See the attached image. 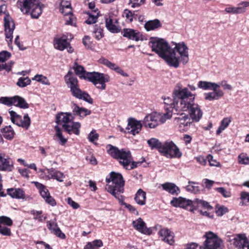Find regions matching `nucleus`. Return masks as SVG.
<instances>
[{"instance_id": "obj_63", "label": "nucleus", "mask_w": 249, "mask_h": 249, "mask_svg": "<svg viewBox=\"0 0 249 249\" xmlns=\"http://www.w3.org/2000/svg\"><path fill=\"white\" fill-rule=\"evenodd\" d=\"M240 199L243 203L249 202V193L247 192H242L240 194Z\"/></svg>"}, {"instance_id": "obj_60", "label": "nucleus", "mask_w": 249, "mask_h": 249, "mask_svg": "<svg viewBox=\"0 0 249 249\" xmlns=\"http://www.w3.org/2000/svg\"><path fill=\"white\" fill-rule=\"evenodd\" d=\"M227 208L221 206L217 207L216 209V213L218 216H222L228 212Z\"/></svg>"}, {"instance_id": "obj_58", "label": "nucleus", "mask_w": 249, "mask_h": 249, "mask_svg": "<svg viewBox=\"0 0 249 249\" xmlns=\"http://www.w3.org/2000/svg\"><path fill=\"white\" fill-rule=\"evenodd\" d=\"M207 159L209 162V164L211 166L220 167V164L216 160H214L213 156L209 155L207 156Z\"/></svg>"}, {"instance_id": "obj_22", "label": "nucleus", "mask_w": 249, "mask_h": 249, "mask_svg": "<svg viewBox=\"0 0 249 249\" xmlns=\"http://www.w3.org/2000/svg\"><path fill=\"white\" fill-rule=\"evenodd\" d=\"M124 37L127 38L129 39L135 41L143 40L142 34L137 30L133 29L125 28L124 29L122 32Z\"/></svg>"}, {"instance_id": "obj_61", "label": "nucleus", "mask_w": 249, "mask_h": 249, "mask_svg": "<svg viewBox=\"0 0 249 249\" xmlns=\"http://www.w3.org/2000/svg\"><path fill=\"white\" fill-rule=\"evenodd\" d=\"M0 233L4 236H10L11 235V231L10 228L6 227H0Z\"/></svg>"}, {"instance_id": "obj_7", "label": "nucleus", "mask_w": 249, "mask_h": 249, "mask_svg": "<svg viewBox=\"0 0 249 249\" xmlns=\"http://www.w3.org/2000/svg\"><path fill=\"white\" fill-rule=\"evenodd\" d=\"M172 117L171 111L165 113L153 112L146 115L143 121V124L145 127L154 128L160 124L164 123Z\"/></svg>"}, {"instance_id": "obj_12", "label": "nucleus", "mask_w": 249, "mask_h": 249, "mask_svg": "<svg viewBox=\"0 0 249 249\" xmlns=\"http://www.w3.org/2000/svg\"><path fill=\"white\" fill-rule=\"evenodd\" d=\"M226 240L237 249H249V242L244 234L228 235Z\"/></svg>"}, {"instance_id": "obj_2", "label": "nucleus", "mask_w": 249, "mask_h": 249, "mask_svg": "<svg viewBox=\"0 0 249 249\" xmlns=\"http://www.w3.org/2000/svg\"><path fill=\"white\" fill-rule=\"evenodd\" d=\"M177 111H188L193 122H198L202 118L203 112L198 104H195L196 94L188 91L187 88L177 90L175 92Z\"/></svg>"}, {"instance_id": "obj_28", "label": "nucleus", "mask_w": 249, "mask_h": 249, "mask_svg": "<svg viewBox=\"0 0 249 249\" xmlns=\"http://www.w3.org/2000/svg\"><path fill=\"white\" fill-rule=\"evenodd\" d=\"M213 91L205 93L204 98L206 100L212 101L218 100L222 97L224 94V92L218 88L212 89Z\"/></svg>"}, {"instance_id": "obj_1", "label": "nucleus", "mask_w": 249, "mask_h": 249, "mask_svg": "<svg viewBox=\"0 0 249 249\" xmlns=\"http://www.w3.org/2000/svg\"><path fill=\"white\" fill-rule=\"evenodd\" d=\"M149 46L170 67L178 68L180 63L185 65L189 61L188 48L183 42L176 43L175 47L171 48L164 39L151 37Z\"/></svg>"}, {"instance_id": "obj_57", "label": "nucleus", "mask_w": 249, "mask_h": 249, "mask_svg": "<svg viewBox=\"0 0 249 249\" xmlns=\"http://www.w3.org/2000/svg\"><path fill=\"white\" fill-rule=\"evenodd\" d=\"M218 193H220L224 197H230L231 196L230 191L226 190L223 187H218L215 189Z\"/></svg>"}, {"instance_id": "obj_45", "label": "nucleus", "mask_w": 249, "mask_h": 249, "mask_svg": "<svg viewBox=\"0 0 249 249\" xmlns=\"http://www.w3.org/2000/svg\"><path fill=\"white\" fill-rule=\"evenodd\" d=\"M123 17L125 18L126 20L131 22L134 18L136 19L137 15L129 10L125 9L123 12Z\"/></svg>"}, {"instance_id": "obj_32", "label": "nucleus", "mask_w": 249, "mask_h": 249, "mask_svg": "<svg viewBox=\"0 0 249 249\" xmlns=\"http://www.w3.org/2000/svg\"><path fill=\"white\" fill-rule=\"evenodd\" d=\"M161 185L163 190L172 195H178L180 192L179 188L173 183L166 182L162 184Z\"/></svg>"}, {"instance_id": "obj_49", "label": "nucleus", "mask_w": 249, "mask_h": 249, "mask_svg": "<svg viewBox=\"0 0 249 249\" xmlns=\"http://www.w3.org/2000/svg\"><path fill=\"white\" fill-rule=\"evenodd\" d=\"M31 213L34 216V219L37 220L39 222L44 221L46 217L41 215L42 212L41 211H35L33 210L31 211Z\"/></svg>"}, {"instance_id": "obj_13", "label": "nucleus", "mask_w": 249, "mask_h": 249, "mask_svg": "<svg viewBox=\"0 0 249 249\" xmlns=\"http://www.w3.org/2000/svg\"><path fill=\"white\" fill-rule=\"evenodd\" d=\"M204 236L206 238L203 244L204 249H220L222 241L216 234L208 231Z\"/></svg>"}, {"instance_id": "obj_30", "label": "nucleus", "mask_w": 249, "mask_h": 249, "mask_svg": "<svg viewBox=\"0 0 249 249\" xmlns=\"http://www.w3.org/2000/svg\"><path fill=\"white\" fill-rule=\"evenodd\" d=\"M7 194L11 197L16 199H24V191L21 188H10L7 190Z\"/></svg>"}, {"instance_id": "obj_43", "label": "nucleus", "mask_w": 249, "mask_h": 249, "mask_svg": "<svg viewBox=\"0 0 249 249\" xmlns=\"http://www.w3.org/2000/svg\"><path fill=\"white\" fill-rule=\"evenodd\" d=\"M93 34L97 40H100L104 36L103 30L100 26L96 24L94 26Z\"/></svg>"}, {"instance_id": "obj_40", "label": "nucleus", "mask_w": 249, "mask_h": 249, "mask_svg": "<svg viewBox=\"0 0 249 249\" xmlns=\"http://www.w3.org/2000/svg\"><path fill=\"white\" fill-rule=\"evenodd\" d=\"M103 245L101 240H95L91 242H88L85 246L84 249H99Z\"/></svg>"}, {"instance_id": "obj_36", "label": "nucleus", "mask_w": 249, "mask_h": 249, "mask_svg": "<svg viewBox=\"0 0 249 249\" xmlns=\"http://www.w3.org/2000/svg\"><path fill=\"white\" fill-rule=\"evenodd\" d=\"M134 199L138 204L141 206L145 205L146 193L141 189H139L135 194Z\"/></svg>"}, {"instance_id": "obj_25", "label": "nucleus", "mask_w": 249, "mask_h": 249, "mask_svg": "<svg viewBox=\"0 0 249 249\" xmlns=\"http://www.w3.org/2000/svg\"><path fill=\"white\" fill-rule=\"evenodd\" d=\"M133 226L136 230L142 233L150 235L152 232V230L146 227V224L141 218L133 221Z\"/></svg>"}, {"instance_id": "obj_35", "label": "nucleus", "mask_w": 249, "mask_h": 249, "mask_svg": "<svg viewBox=\"0 0 249 249\" xmlns=\"http://www.w3.org/2000/svg\"><path fill=\"white\" fill-rule=\"evenodd\" d=\"M39 193L41 196L47 203L52 206L55 205V201L54 199L50 196L48 189L45 186L39 191Z\"/></svg>"}, {"instance_id": "obj_6", "label": "nucleus", "mask_w": 249, "mask_h": 249, "mask_svg": "<svg viewBox=\"0 0 249 249\" xmlns=\"http://www.w3.org/2000/svg\"><path fill=\"white\" fill-rule=\"evenodd\" d=\"M17 4L21 12L30 15L32 18H38L44 7V5L40 3V0H18Z\"/></svg>"}, {"instance_id": "obj_46", "label": "nucleus", "mask_w": 249, "mask_h": 249, "mask_svg": "<svg viewBox=\"0 0 249 249\" xmlns=\"http://www.w3.org/2000/svg\"><path fill=\"white\" fill-rule=\"evenodd\" d=\"M31 82V80L28 77H20L17 82V85L20 88H24L30 85Z\"/></svg>"}, {"instance_id": "obj_14", "label": "nucleus", "mask_w": 249, "mask_h": 249, "mask_svg": "<svg viewBox=\"0 0 249 249\" xmlns=\"http://www.w3.org/2000/svg\"><path fill=\"white\" fill-rule=\"evenodd\" d=\"M0 103L8 106L14 105L23 109L29 107V105L25 99L18 96L12 97H2L0 98Z\"/></svg>"}, {"instance_id": "obj_24", "label": "nucleus", "mask_w": 249, "mask_h": 249, "mask_svg": "<svg viewBox=\"0 0 249 249\" xmlns=\"http://www.w3.org/2000/svg\"><path fill=\"white\" fill-rule=\"evenodd\" d=\"M11 56V53L6 51H2L0 53V71L5 70L9 72L11 70L12 64L4 63Z\"/></svg>"}, {"instance_id": "obj_48", "label": "nucleus", "mask_w": 249, "mask_h": 249, "mask_svg": "<svg viewBox=\"0 0 249 249\" xmlns=\"http://www.w3.org/2000/svg\"><path fill=\"white\" fill-rule=\"evenodd\" d=\"M53 46L55 49L62 50V36H56L54 38Z\"/></svg>"}, {"instance_id": "obj_15", "label": "nucleus", "mask_w": 249, "mask_h": 249, "mask_svg": "<svg viewBox=\"0 0 249 249\" xmlns=\"http://www.w3.org/2000/svg\"><path fill=\"white\" fill-rule=\"evenodd\" d=\"M174 124L180 132L186 131L192 124L188 114L182 113L174 119Z\"/></svg>"}, {"instance_id": "obj_56", "label": "nucleus", "mask_w": 249, "mask_h": 249, "mask_svg": "<svg viewBox=\"0 0 249 249\" xmlns=\"http://www.w3.org/2000/svg\"><path fill=\"white\" fill-rule=\"evenodd\" d=\"M99 138V134L96 133L95 130H92L89 134L88 138L89 141L91 142L95 143V141L98 140Z\"/></svg>"}, {"instance_id": "obj_62", "label": "nucleus", "mask_w": 249, "mask_h": 249, "mask_svg": "<svg viewBox=\"0 0 249 249\" xmlns=\"http://www.w3.org/2000/svg\"><path fill=\"white\" fill-rule=\"evenodd\" d=\"M118 200L122 205L125 206V207L126 208H127L129 210V211H130L131 212H134L136 211L135 208L133 206L131 205L130 204H126V203H125L124 202V197L123 196H122V200L120 199H118Z\"/></svg>"}, {"instance_id": "obj_52", "label": "nucleus", "mask_w": 249, "mask_h": 249, "mask_svg": "<svg viewBox=\"0 0 249 249\" xmlns=\"http://www.w3.org/2000/svg\"><path fill=\"white\" fill-rule=\"evenodd\" d=\"M238 161L240 164H249V158L246 154L242 153L238 157Z\"/></svg>"}, {"instance_id": "obj_37", "label": "nucleus", "mask_w": 249, "mask_h": 249, "mask_svg": "<svg viewBox=\"0 0 249 249\" xmlns=\"http://www.w3.org/2000/svg\"><path fill=\"white\" fill-rule=\"evenodd\" d=\"M73 69L76 75L80 78L87 80L86 76L88 72H86L84 68L81 65H78L77 63H74Z\"/></svg>"}, {"instance_id": "obj_16", "label": "nucleus", "mask_w": 249, "mask_h": 249, "mask_svg": "<svg viewBox=\"0 0 249 249\" xmlns=\"http://www.w3.org/2000/svg\"><path fill=\"white\" fill-rule=\"evenodd\" d=\"M11 121L19 126H21L27 129L31 124V120L27 114L24 115L23 119L21 116L18 114L16 112L11 110L9 111Z\"/></svg>"}, {"instance_id": "obj_55", "label": "nucleus", "mask_w": 249, "mask_h": 249, "mask_svg": "<svg viewBox=\"0 0 249 249\" xmlns=\"http://www.w3.org/2000/svg\"><path fill=\"white\" fill-rule=\"evenodd\" d=\"M33 80H36L37 82H41L44 85H49V82L47 77L42 75H38L37 74L35 76V77L33 78Z\"/></svg>"}, {"instance_id": "obj_29", "label": "nucleus", "mask_w": 249, "mask_h": 249, "mask_svg": "<svg viewBox=\"0 0 249 249\" xmlns=\"http://www.w3.org/2000/svg\"><path fill=\"white\" fill-rule=\"evenodd\" d=\"M71 107L72 111V114L74 115H78L80 117L84 118L88 115H89L91 113V111L84 108L79 107L76 104L72 103Z\"/></svg>"}, {"instance_id": "obj_64", "label": "nucleus", "mask_w": 249, "mask_h": 249, "mask_svg": "<svg viewBox=\"0 0 249 249\" xmlns=\"http://www.w3.org/2000/svg\"><path fill=\"white\" fill-rule=\"evenodd\" d=\"M65 49H67L69 53H72L73 52V49L71 46L69 42L63 38V50Z\"/></svg>"}, {"instance_id": "obj_19", "label": "nucleus", "mask_w": 249, "mask_h": 249, "mask_svg": "<svg viewBox=\"0 0 249 249\" xmlns=\"http://www.w3.org/2000/svg\"><path fill=\"white\" fill-rule=\"evenodd\" d=\"M65 2L63 0V16L65 24L74 25L75 17L72 14L71 2L69 0H66Z\"/></svg>"}, {"instance_id": "obj_11", "label": "nucleus", "mask_w": 249, "mask_h": 249, "mask_svg": "<svg viewBox=\"0 0 249 249\" xmlns=\"http://www.w3.org/2000/svg\"><path fill=\"white\" fill-rule=\"evenodd\" d=\"M86 77L87 80L92 82L97 89L102 90L106 89V83L109 81L108 75L95 71L88 72Z\"/></svg>"}, {"instance_id": "obj_39", "label": "nucleus", "mask_w": 249, "mask_h": 249, "mask_svg": "<svg viewBox=\"0 0 249 249\" xmlns=\"http://www.w3.org/2000/svg\"><path fill=\"white\" fill-rule=\"evenodd\" d=\"M2 136L7 140H11L14 136V132L11 126H6L1 130Z\"/></svg>"}, {"instance_id": "obj_44", "label": "nucleus", "mask_w": 249, "mask_h": 249, "mask_svg": "<svg viewBox=\"0 0 249 249\" xmlns=\"http://www.w3.org/2000/svg\"><path fill=\"white\" fill-rule=\"evenodd\" d=\"M147 143L150 147L152 149L157 148L160 152V147L162 144V143L160 142L158 139L156 138H151L147 141Z\"/></svg>"}, {"instance_id": "obj_38", "label": "nucleus", "mask_w": 249, "mask_h": 249, "mask_svg": "<svg viewBox=\"0 0 249 249\" xmlns=\"http://www.w3.org/2000/svg\"><path fill=\"white\" fill-rule=\"evenodd\" d=\"M161 26V24L158 19L148 21L146 22L144 25V28L147 31L154 30Z\"/></svg>"}, {"instance_id": "obj_23", "label": "nucleus", "mask_w": 249, "mask_h": 249, "mask_svg": "<svg viewBox=\"0 0 249 249\" xmlns=\"http://www.w3.org/2000/svg\"><path fill=\"white\" fill-rule=\"evenodd\" d=\"M184 88H181L180 87H179L178 89H174L173 95L174 97V100L172 99V98L169 97V96H163L162 97V99L163 100L164 103L165 105V110L166 111V112L168 111H171L172 113V110L174 108L176 110V107H175V103L177 101V99H176V97L175 95V92L177 90H178L180 89H183Z\"/></svg>"}, {"instance_id": "obj_20", "label": "nucleus", "mask_w": 249, "mask_h": 249, "mask_svg": "<svg viewBox=\"0 0 249 249\" xmlns=\"http://www.w3.org/2000/svg\"><path fill=\"white\" fill-rule=\"evenodd\" d=\"M142 126V124L141 121L130 118L128 119L127 125L125 129L128 133L135 136L141 131Z\"/></svg>"}, {"instance_id": "obj_31", "label": "nucleus", "mask_w": 249, "mask_h": 249, "mask_svg": "<svg viewBox=\"0 0 249 249\" xmlns=\"http://www.w3.org/2000/svg\"><path fill=\"white\" fill-rule=\"evenodd\" d=\"M13 162L10 158H5L0 154V170L11 171Z\"/></svg>"}, {"instance_id": "obj_18", "label": "nucleus", "mask_w": 249, "mask_h": 249, "mask_svg": "<svg viewBox=\"0 0 249 249\" xmlns=\"http://www.w3.org/2000/svg\"><path fill=\"white\" fill-rule=\"evenodd\" d=\"M65 2L63 0V16L65 24L74 25L75 17L72 14L71 2L69 0H66Z\"/></svg>"}, {"instance_id": "obj_17", "label": "nucleus", "mask_w": 249, "mask_h": 249, "mask_svg": "<svg viewBox=\"0 0 249 249\" xmlns=\"http://www.w3.org/2000/svg\"><path fill=\"white\" fill-rule=\"evenodd\" d=\"M171 204L175 207H180L189 211H194V200H192L182 197H174Z\"/></svg>"}, {"instance_id": "obj_8", "label": "nucleus", "mask_w": 249, "mask_h": 249, "mask_svg": "<svg viewBox=\"0 0 249 249\" xmlns=\"http://www.w3.org/2000/svg\"><path fill=\"white\" fill-rule=\"evenodd\" d=\"M6 5L2 4L0 6V15L5 14L4 18V25L5 37L8 42V46L12 44L13 40V34L15 28V23L12 18L8 14H6Z\"/></svg>"}, {"instance_id": "obj_3", "label": "nucleus", "mask_w": 249, "mask_h": 249, "mask_svg": "<svg viewBox=\"0 0 249 249\" xmlns=\"http://www.w3.org/2000/svg\"><path fill=\"white\" fill-rule=\"evenodd\" d=\"M107 153L114 159H117L120 164L126 170H132L140 165L142 162L133 161L129 150L125 149H119L117 147L108 144L107 146Z\"/></svg>"}, {"instance_id": "obj_9", "label": "nucleus", "mask_w": 249, "mask_h": 249, "mask_svg": "<svg viewBox=\"0 0 249 249\" xmlns=\"http://www.w3.org/2000/svg\"><path fill=\"white\" fill-rule=\"evenodd\" d=\"M160 153L169 159L179 158L182 156L179 148L172 141H166L160 147Z\"/></svg>"}, {"instance_id": "obj_26", "label": "nucleus", "mask_w": 249, "mask_h": 249, "mask_svg": "<svg viewBox=\"0 0 249 249\" xmlns=\"http://www.w3.org/2000/svg\"><path fill=\"white\" fill-rule=\"evenodd\" d=\"M99 62L101 64H102L108 67L109 69L115 71L116 72L123 76L127 77L128 76V75L126 73L124 72L120 67L116 65L115 63L111 62L108 59L105 58H101L99 60Z\"/></svg>"}, {"instance_id": "obj_10", "label": "nucleus", "mask_w": 249, "mask_h": 249, "mask_svg": "<svg viewBox=\"0 0 249 249\" xmlns=\"http://www.w3.org/2000/svg\"><path fill=\"white\" fill-rule=\"evenodd\" d=\"M74 117L72 113L63 112V130L69 134L78 135L80 133V123L73 122Z\"/></svg>"}, {"instance_id": "obj_27", "label": "nucleus", "mask_w": 249, "mask_h": 249, "mask_svg": "<svg viewBox=\"0 0 249 249\" xmlns=\"http://www.w3.org/2000/svg\"><path fill=\"white\" fill-rule=\"evenodd\" d=\"M159 234L161 240L169 245H173L174 243V234L167 228L161 229L159 232Z\"/></svg>"}, {"instance_id": "obj_59", "label": "nucleus", "mask_w": 249, "mask_h": 249, "mask_svg": "<svg viewBox=\"0 0 249 249\" xmlns=\"http://www.w3.org/2000/svg\"><path fill=\"white\" fill-rule=\"evenodd\" d=\"M145 0H130L129 4L132 7L136 8L144 4Z\"/></svg>"}, {"instance_id": "obj_42", "label": "nucleus", "mask_w": 249, "mask_h": 249, "mask_svg": "<svg viewBox=\"0 0 249 249\" xmlns=\"http://www.w3.org/2000/svg\"><path fill=\"white\" fill-rule=\"evenodd\" d=\"M231 122L230 118H224L221 122L220 125L216 130V134L219 135L224 130H225Z\"/></svg>"}, {"instance_id": "obj_33", "label": "nucleus", "mask_w": 249, "mask_h": 249, "mask_svg": "<svg viewBox=\"0 0 249 249\" xmlns=\"http://www.w3.org/2000/svg\"><path fill=\"white\" fill-rule=\"evenodd\" d=\"M198 87L203 90H212L215 88H219L220 85L213 82L200 81L198 83Z\"/></svg>"}, {"instance_id": "obj_5", "label": "nucleus", "mask_w": 249, "mask_h": 249, "mask_svg": "<svg viewBox=\"0 0 249 249\" xmlns=\"http://www.w3.org/2000/svg\"><path fill=\"white\" fill-rule=\"evenodd\" d=\"M65 81L73 96L78 99L83 100L89 104L93 103V100L90 95L80 89L78 80L72 72L69 71L65 76Z\"/></svg>"}, {"instance_id": "obj_53", "label": "nucleus", "mask_w": 249, "mask_h": 249, "mask_svg": "<svg viewBox=\"0 0 249 249\" xmlns=\"http://www.w3.org/2000/svg\"><path fill=\"white\" fill-rule=\"evenodd\" d=\"M51 176V178L56 179L57 181H62V174L56 171H48Z\"/></svg>"}, {"instance_id": "obj_50", "label": "nucleus", "mask_w": 249, "mask_h": 249, "mask_svg": "<svg viewBox=\"0 0 249 249\" xmlns=\"http://www.w3.org/2000/svg\"><path fill=\"white\" fill-rule=\"evenodd\" d=\"M4 225L7 226H11L13 225L12 220L6 216H0V226Z\"/></svg>"}, {"instance_id": "obj_51", "label": "nucleus", "mask_w": 249, "mask_h": 249, "mask_svg": "<svg viewBox=\"0 0 249 249\" xmlns=\"http://www.w3.org/2000/svg\"><path fill=\"white\" fill-rule=\"evenodd\" d=\"M56 134L54 136V140L59 142V143L62 145V134L61 129L57 126H55Z\"/></svg>"}, {"instance_id": "obj_47", "label": "nucleus", "mask_w": 249, "mask_h": 249, "mask_svg": "<svg viewBox=\"0 0 249 249\" xmlns=\"http://www.w3.org/2000/svg\"><path fill=\"white\" fill-rule=\"evenodd\" d=\"M249 6V1H243L237 4V10L238 14H242L245 12L247 10V8Z\"/></svg>"}, {"instance_id": "obj_41", "label": "nucleus", "mask_w": 249, "mask_h": 249, "mask_svg": "<svg viewBox=\"0 0 249 249\" xmlns=\"http://www.w3.org/2000/svg\"><path fill=\"white\" fill-rule=\"evenodd\" d=\"M48 228L52 232H53L54 234L59 237H61V231L57 226L54 223L51 221H48L47 223Z\"/></svg>"}, {"instance_id": "obj_4", "label": "nucleus", "mask_w": 249, "mask_h": 249, "mask_svg": "<svg viewBox=\"0 0 249 249\" xmlns=\"http://www.w3.org/2000/svg\"><path fill=\"white\" fill-rule=\"evenodd\" d=\"M107 183L106 189L116 199L122 200V195L124 192V181L122 175L118 173L112 172L109 177L106 178Z\"/></svg>"}, {"instance_id": "obj_34", "label": "nucleus", "mask_w": 249, "mask_h": 249, "mask_svg": "<svg viewBox=\"0 0 249 249\" xmlns=\"http://www.w3.org/2000/svg\"><path fill=\"white\" fill-rule=\"evenodd\" d=\"M196 208H202L208 211L213 210V207L208 202L198 198L194 199V210Z\"/></svg>"}, {"instance_id": "obj_54", "label": "nucleus", "mask_w": 249, "mask_h": 249, "mask_svg": "<svg viewBox=\"0 0 249 249\" xmlns=\"http://www.w3.org/2000/svg\"><path fill=\"white\" fill-rule=\"evenodd\" d=\"M186 190L190 192L196 193L199 191L198 186H196L194 182H189V184L186 186Z\"/></svg>"}, {"instance_id": "obj_21", "label": "nucleus", "mask_w": 249, "mask_h": 249, "mask_svg": "<svg viewBox=\"0 0 249 249\" xmlns=\"http://www.w3.org/2000/svg\"><path fill=\"white\" fill-rule=\"evenodd\" d=\"M106 27L107 29L112 33H117L120 31V28L118 25V19L116 18L109 16L106 17Z\"/></svg>"}]
</instances>
